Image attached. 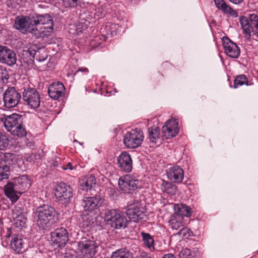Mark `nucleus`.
I'll return each instance as SVG.
<instances>
[{
	"instance_id": "nucleus-1",
	"label": "nucleus",
	"mask_w": 258,
	"mask_h": 258,
	"mask_svg": "<svg viewBox=\"0 0 258 258\" xmlns=\"http://www.w3.org/2000/svg\"><path fill=\"white\" fill-rule=\"evenodd\" d=\"M36 224L40 229L49 231L58 220L59 213L52 206L43 204L34 212Z\"/></svg>"
},
{
	"instance_id": "nucleus-2",
	"label": "nucleus",
	"mask_w": 258,
	"mask_h": 258,
	"mask_svg": "<svg viewBox=\"0 0 258 258\" xmlns=\"http://www.w3.org/2000/svg\"><path fill=\"white\" fill-rule=\"evenodd\" d=\"M1 120L6 130L13 135L20 137L26 136V132L23 124L22 115L13 113L10 115L4 116Z\"/></svg>"
},
{
	"instance_id": "nucleus-3",
	"label": "nucleus",
	"mask_w": 258,
	"mask_h": 258,
	"mask_svg": "<svg viewBox=\"0 0 258 258\" xmlns=\"http://www.w3.org/2000/svg\"><path fill=\"white\" fill-rule=\"evenodd\" d=\"M32 21L35 28H38L39 25H41L40 27V33L42 37H47L50 35L53 30L54 24L52 18L50 15L34 14L33 15Z\"/></svg>"
},
{
	"instance_id": "nucleus-4",
	"label": "nucleus",
	"mask_w": 258,
	"mask_h": 258,
	"mask_svg": "<svg viewBox=\"0 0 258 258\" xmlns=\"http://www.w3.org/2000/svg\"><path fill=\"white\" fill-rule=\"evenodd\" d=\"M144 138L143 131L136 128L125 134L123 138V143L128 149H135L141 146Z\"/></svg>"
},
{
	"instance_id": "nucleus-5",
	"label": "nucleus",
	"mask_w": 258,
	"mask_h": 258,
	"mask_svg": "<svg viewBox=\"0 0 258 258\" xmlns=\"http://www.w3.org/2000/svg\"><path fill=\"white\" fill-rule=\"evenodd\" d=\"M106 220L108 224L116 229L126 227L128 223L124 214L116 210L108 211L106 215Z\"/></svg>"
},
{
	"instance_id": "nucleus-6",
	"label": "nucleus",
	"mask_w": 258,
	"mask_h": 258,
	"mask_svg": "<svg viewBox=\"0 0 258 258\" xmlns=\"http://www.w3.org/2000/svg\"><path fill=\"white\" fill-rule=\"evenodd\" d=\"M118 186L122 192L133 194L140 186V181L133 176L126 175L119 178Z\"/></svg>"
},
{
	"instance_id": "nucleus-7",
	"label": "nucleus",
	"mask_w": 258,
	"mask_h": 258,
	"mask_svg": "<svg viewBox=\"0 0 258 258\" xmlns=\"http://www.w3.org/2000/svg\"><path fill=\"white\" fill-rule=\"evenodd\" d=\"M24 101L31 108L37 109L40 104V96L37 90L30 86L24 88L22 93Z\"/></svg>"
},
{
	"instance_id": "nucleus-8",
	"label": "nucleus",
	"mask_w": 258,
	"mask_h": 258,
	"mask_svg": "<svg viewBox=\"0 0 258 258\" xmlns=\"http://www.w3.org/2000/svg\"><path fill=\"white\" fill-rule=\"evenodd\" d=\"M33 15L29 16H18L16 18L14 27L23 33H33L38 30L35 28L32 21Z\"/></svg>"
},
{
	"instance_id": "nucleus-9",
	"label": "nucleus",
	"mask_w": 258,
	"mask_h": 258,
	"mask_svg": "<svg viewBox=\"0 0 258 258\" xmlns=\"http://www.w3.org/2000/svg\"><path fill=\"white\" fill-rule=\"evenodd\" d=\"M12 231L10 229H8V232L5 236V239L3 241V243L6 242L7 244H8L9 241L10 240V245L12 250L16 253H21L24 251V246L25 243L22 238V236L14 234L12 236Z\"/></svg>"
},
{
	"instance_id": "nucleus-10",
	"label": "nucleus",
	"mask_w": 258,
	"mask_h": 258,
	"mask_svg": "<svg viewBox=\"0 0 258 258\" xmlns=\"http://www.w3.org/2000/svg\"><path fill=\"white\" fill-rule=\"evenodd\" d=\"M50 238L54 246L64 247L69 240V233L66 228L60 227L50 233Z\"/></svg>"
},
{
	"instance_id": "nucleus-11",
	"label": "nucleus",
	"mask_w": 258,
	"mask_h": 258,
	"mask_svg": "<svg viewBox=\"0 0 258 258\" xmlns=\"http://www.w3.org/2000/svg\"><path fill=\"white\" fill-rule=\"evenodd\" d=\"M21 96L14 87H9L3 94L4 106L7 108L16 107L20 102Z\"/></svg>"
},
{
	"instance_id": "nucleus-12",
	"label": "nucleus",
	"mask_w": 258,
	"mask_h": 258,
	"mask_svg": "<svg viewBox=\"0 0 258 258\" xmlns=\"http://www.w3.org/2000/svg\"><path fill=\"white\" fill-rule=\"evenodd\" d=\"M54 195L59 201L65 203L73 197V189L67 184L60 183L55 186Z\"/></svg>"
},
{
	"instance_id": "nucleus-13",
	"label": "nucleus",
	"mask_w": 258,
	"mask_h": 258,
	"mask_svg": "<svg viewBox=\"0 0 258 258\" xmlns=\"http://www.w3.org/2000/svg\"><path fill=\"white\" fill-rule=\"evenodd\" d=\"M178 132V121L174 118L167 120L162 127L163 137L166 139L175 137Z\"/></svg>"
},
{
	"instance_id": "nucleus-14",
	"label": "nucleus",
	"mask_w": 258,
	"mask_h": 258,
	"mask_svg": "<svg viewBox=\"0 0 258 258\" xmlns=\"http://www.w3.org/2000/svg\"><path fill=\"white\" fill-rule=\"evenodd\" d=\"M126 213L130 219L135 222H138L146 217L144 209L138 203L127 206Z\"/></svg>"
},
{
	"instance_id": "nucleus-15",
	"label": "nucleus",
	"mask_w": 258,
	"mask_h": 258,
	"mask_svg": "<svg viewBox=\"0 0 258 258\" xmlns=\"http://www.w3.org/2000/svg\"><path fill=\"white\" fill-rule=\"evenodd\" d=\"M240 24L245 34V37L248 39L250 37V27L258 25V16L255 14H250L248 19L244 17H241Z\"/></svg>"
},
{
	"instance_id": "nucleus-16",
	"label": "nucleus",
	"mask_w": 258,
	"mask_h": 258,
	"mask_svg": "<svg viewBox=\"0 0 258 258\" xmlns=\"http://www.w3.org/2000/svg\"><path fill=\"white\" fill-rule=\"evenodd\" d=\"M223 46L225 53L229 57L237 58L240 54V50L237 44L232 42L228 37L222 38Z\"/></svg>"
},
{
	"instance_id": "nucleus-17",
	"label": "nucleus",
	"mask_w": 258,
	"mask_h": 258,
	"mask_svg": "<svg viewBox=\"0 0 258 258\" xmlns=\"http://www.w3.org/2000/svg\"><path fill=\"white\" fill-rule=\"evenodd\" d=\"M118 167L122 171L130 172L133 168V161L130 154L126 152H122L117 157Z\"/></svg>"
},
{
	"instance_id": "nucleus-18",
	"label": "nucleus",
	"mask_w": 258,
	"mask_h": 258,
	"mask_svg": "<svg viewBox=\"0 0 258 258\" xmlns=\"http://www.w3.org/2000/svg\"><path fill=\"white\" fill-rule=\"evenodd\" d=\"M17 60L14 51L6 46H0V62L9 66L14 64Z\"/></svg>"
},
{
	"instance_id": "nucleus-19",
	"label": "nucleus",
	"mask_w": 258,
	"mask_h": 258,
	"mask_svg": "<svg viewBox=\"0 0 258 258\" xmlns=\"http://www.w3.org/2000/svg\"><path fill=\"white\" fill-rule=\"evenodd\" d=\"M18 193L22 194L28 189L30 185V181L27 175H22L14 179L13 182H8Z\"/></svg>"
},
{
	"instance_id": "nucleus-20",
	"label": "nucleus",
	"mask_w": 258,
	"mask_h": 258,
	"mask_svg": "<svg viewBox=\"0 0 258 258\" xmlns=\"http://www.w3.org/2000/svg\"><path fill=\"white\" fill-rule=\"evenodd\" d=\"M78 246L80 251L88 258L93 256L96 252L97 246L94 241L85 240L80 241L78 242Z\"/></svg>"
},
{
	"instance_id": "nucleus-21",
	"label": "nucleus",
	"mask_w": 258,
	"mask_h": 258,
	"mask_svg": "<svg viewBox=\"0 0 258 258\" xmlns=\"http://www.w3.org/2000/svg\"><path fill=\"white\" fill-rule=\"evenodd\" d=\"M96 187V181L94 175H90L85 177L80 182L81 189L90 192V195H95V187Z\"/></svg>"
},
{
	"instance_id": "nucleus-22",
	"label": "nucleus",
	"mask_w": 258,
	"mask_h": 258,
	"mask_svg": "<svg viewBox=\"0 0 258 258\" xmlns=\"http://www.w3.org/2000/svg\"><path fill=\"white\" fill-rule=\"evenodd\" d=\"M64 87L60 82L52 83L48 88L49 96L54 100L62 97L64 95Z\"/></svg>"
},
{
	"instance_id": "nucleus-23",
	"label": "nucleus",
	"mask_w": 258,
	"mask_h": 258,
	"mask_svg": "<svg viewBox=\"0 0 258 258\" xmlns=\"http://www.w3.org/2000/svg\"><path fill=\"white\" fill-rule=\"evenodd\" d=\"M101 199L96 196L84 197L81 202V206L84 211H92L99 207Z\"/></svg>"
},
{
	"instance_id": "nucleus-24",
	"label": "nucleus",
	"mask_w": 258,
	"mask_h": 258,
	"mask_svg": "<svg viewBox=\"0 0 258 258\" xmlns=\"http://www.w3.org/2000/svg\"><path fill=\"white\" fill-rule=\"evenodd\" d=\"M168 178L175 183H180L184 177V172L179 166H174L167 172Z\"/></svg>"
},
{
	"instance_id": "nucleus-25",
	"label": "nucleus",
	"mask_w": 258,
	"mask_h": 258,
	"mask_svg": "<svg viewBox=\"0 0 258 258\" xmlns=\"http://www.w3.org/2000/svg\"><path fill=\"white\" fill-rule=\"evenodd\" d=\"M214 1L216 7L225 14L235 18L238 17V13L228 5L224 0H214Z\"/></svg>"
},
{
	"instance_id": "nucleus-26",
	"label": "nucleus",
	"mask_w": 258,
	"mask_h": 258,
	"mask_svg": "<svg viewBox=\"0 0 258 258\" xmlns=\"http://www.w3.org/2000/svg\"><path fill=\"white\" fill-rule=\"evenodd\" d=\"M184 217L177 214H172L168 221L169 226L173 230H178L184 226Z\"/></svg>"
},
{
	"instance_id": "nucleus-27",
	"label": "nucleus",
	"mask_w": 258,
	"mask_h": 258,
	"mask_svg": "<svg viewBox=\"0 0 258 258\" xmlns=\"http://www.w3.org/2000/svg\"><path fill=\"white\" fill-rule=\"evenodd\" d=\"M175 213L181 215L182 217H189L191 216L192 213L191 209L184 204H177L174 206Z\"/></svg>"
},
{
	"instance_id": "nucleus-28",
	"label": "nucleus",
	"mask_w": 258,
	"mask_h": 258,
	"mask_svg": "<svg viewBox=\"0 0 258 258\" xmlns=\"http://www.w3.org/2000/svg\"><path fill=\"white\" fill-rule=\"evenodd\" d=\"M4 192L5 195L10 199L12 203H15L19 198V197L17 195V193H18L17 191L8 183L4 187Z\"/></svg>"
},
{
	"instance_id": "nucleus-29",
	"label": "nucleus",
	"mask_w": 258,
	"mask_h": 258,
	"mask_svg": "<svg viewBox=\"0 0 258 258\" xmlns=\"http://www.w3.org/2000/svg\"><path fill=\"white\" fill-rule=\"evenodd\" d=\"M4 192L5 195L10 199L12 203H15L19 198V197L17 195V193H18L17 191L8 183L4 187Z\"/></svg>"
},
{
	"instance_id": "nucleus-30",
	"label": "nucleus",
	"mask_w": 258,
	"mask_h": 258,
	"mask_svg": "<svg viewBox=\"0 0 258 258\" xmlns=\"http://www.w3.org/2000/svg\"><path fill=\"white\" fill-rule=\"evenodd\" d=\"M161 190L167 194L173 196L176 194L177 191V186L168 181L162 180L161 184Z\"/></svg>"
},
{
	"instance_id": "nucleus-31",
	"label": "nucleus",
	"mask_w": 258,
	"mask_h": 258,
	"mask_svg": "<svg viewBox=\"0 0 258 258\" xmlns=\"http://www.w3.org/2000/svg\"><path fill=\"white\" fill-rule=\"evenodd\" d=\"M148 137L150 142L153 143H156L160 136L159 128L158 126H153L148 128Z\"/></svg>"
},
{
	"instance_id": "nucleus-32",
	"label": "nucleus",
	"mask_w": 258,
	"mask_h": 258,
	"mask_svg": "<svg viewBox=\"0 0 258 258\" xmlns=\"http://www.w3.org/2000/svg\"><path fill=\"white\" fill-rule=\"evenodd\" d=\"M144 244L149 248L151 250L155 249L154 240L153 238L149 233L142 232L141 233Z\"/></svg>"
},
{
	"instance_id": "nucleus-33",
	"label": "nucleus",
	"mask_w": 258,
	"mask_h": 258,
	"mask_svg": "<svg viewBox=\"0 0 258 258\" xmlns=\"http://www.w3.org/2000/svg\"><path fill=\"white\" fill-rule=\"evenodd\" d=\"M70 33L75 34L77 35H80L87 28V25L85 23L77 22L75 24L71 25Z\"/></svg>"
},
{
	"instance_id": "nucleus-34",
	"label": "nucleus",
	"mask_w": 258,
	"mask_h": 258,
	"mask_svg": "<svg viewBox=\"0 0 258 258\" xmlns=\"http://www.w3.org/2000/svg\"><path fill=\"white\" fill-rule=\"evenodd\" d=\"M111 258H134L132 253L122 249H118L113 252Z\"/></svg>"
},
{
	"instance_id": "nucleus-35",
	"label": "nucleus",
	"mask_w": 258,
	"mask_h": 258,
	"mask_svg": "<svg viewBox=\"0 0 258 258\" xmlns=\"http://www.w3.org/2000/svg\"><path fill=\"white\" fill-rule=\"evenodd\" d=\"M243 85H249L246 76L244 75L236 76L234 81L233 88L236 89Z\"/></svg>"
},
{
	"instance_id": "nucleus-36",
	"label": "nucleus",
	"mask_w": 258,
	"mask_h": 258,
	"mask_svg": "<svg viewBox=\"0 0 258 258\" xmlns=\"http://www.w3.org/2000/svg\"><path fill=\"white\" fill-rule=\"evenodd\" d=\"M5 165H13L16 161V156L15 154L10 153H5L3 158Z\"/></svg>"
},
{
	"instance_id": "nucleus-37",
	"label": "nucleus",
	"mask_w": 258,
	"mask_h": 258,
	"mask_svg": "<svg viewBox=\"0 0 258 258\" xmlns=\"http://www.w3.org/2000/svg\"><path fill=\"white\" fill-rule=\"evenodd\" d=\"M10 167L8 165L0 166V181L8 179L10 175Z\"/></svg>"
},
{
	"instance_id": "nucleus-38",
	"label": "nucleus",
	"mask_w": 258,
	"mask_h": 258,
	"mask_svg": "<svg viewBox=\"0 0 258 258\" xmlns=\"http://www.w3.org/2000/svg\"><path fill=\"white\" fill-rule=\"evenodd\" d=\"M9 79V75L8 71L6 68L0 66V84L7 83Z\"/></svg>"
},
{
	"instance_id": "nucleus-39",
	"label": "nucleus",
	"mask_w": 258,
	"mask_h": 258,
	"mask_svg": "<svg viewBox=\"0 0 258 258\" xmlns=\"http://www.w3.org/2000/svg\"><path fill=\"white\" fill-rule=\"evenodd\" d=\"M9 140L7 136L0 131V150H5L9 146Z\"/></svg>"
},
{
	"instance_id": "nucleus-40",
	"label": "nucleus",
	"mask_w": 258,
	"mask_h": 258,
	"mask_svg": "<svg viewBox=\"0 0 258 258\" xmlns=\"http://www.w3.org/2000/svg\"><path fill=\"white\" fill-rule=\"evenodd\" d=\"M27 214L14 218L15 224L17 227H25L27 219L26 217Z\"/></svg>"
},
{
	"instance_id": "nucleus-41",
	"label": "nucleus",
	"mask_w": 258,
	"mask_h": 258,
	"mask_svg": "<svg viewBox=\"0 0 258 258\" xmlns=\"http://www.w3.org/2000/svg\"><path fill=\"white\" fill-rule=\"evenodd\" d=\"M82 0H62L65 8H75L79 5Z\"/></svg>"
},
{
	"instance_id": "nucleus-42",
	"label": "nucleus",
	"mask_w": 258,
	"mask_h": 258,
	"mask_svg": "<svg viewBox=\"0 0 258 258\" xmlns=\"http://www.w3.org/2000/svg\"><path fill=\"white\" fill-rule=\"evenodd\" d=\"M177 234L183 238L187 239L192 235V232L189 229L182 227L178 232Z\"/></svg>"
},
{
	"instance_id": "nucleus-43",
	"label": "nucleus",
	"mask_w": 258,
	"mask_h": 258,
	"mask_svg": "<svg viewBox=\"0 0 258 258\" xmlns=\"http://www.w3.org/2000/svg\"><path fill=\"white\" fill-rule=\"evenodd\" d=\"M25 214H27V213L24 211V209L22 208L21 205L18 204L15 207L14 209L13 210V217L14 218Z\"/></svg>"
},
{
	"instance_id": "nucleus-44",
	"label": "nucleus",
	"mask_w": 258,
	"mask_h": 258,
	"mask_svg": "<svg viewBox=\"0 0 258 258\" xmlns=\"http://www.w3.org/2000/svg\"><path fill=\"white\" fill-rule=\"evenodd\" d=\"M179 258H195L190 249L187 248L182 249L179 254Z\"/></svg>"
},
{
	"instance_id": "nucleus-45",
	"label": "nucleus",
	"mask_w": 258,
	"mask_h": 258,
	"mask_svg": "<svg viewBox=\"0 0 258 258\" xmlns=\"http://www.w3.org/2000/svg\"><path fill=\"white\" fill-rule=\"evenodd\" d=\"M36 54V51L32 47H29L26 49H24L22 51V55L29 58L30 59L34 58Z\"/></svg>"
},
{
	"instance_id": "nucleus-46",
	"label": "nucleus",
	"mask_w": 258,
	"mask_h": 258,
	"mask_svg": "<svg viewBox=\"0 0 258 258\" xmlns=\"http://www.w3.org/2000/svg\"><path fill=\"white\" fill-rule=\"evenodd\" d=\"M61 168L64 170H67V169H70L73 170V168L72 167V164L70 162H68L66 167H64L63 166H61Z\"/></svg>"
},
{
	"instance_id": "nucleus-47",
	"label": "nucleus",
	"mask_w": 258,
	"mask_h": 258,
	"mask_svg": "<svg viewBox=\"0 0 258 258\" xmlns=\"http://www.w3.org/2000/svg\"><path fill=\"white\" fill-rule=\"evenodd\" d=\"M60 163V159L59 157H55L53 162L52 163V165L54 167L58 166V165Z\"/></svg>"
},
{
	"instance_id": "nucleus-48",
	"label": "nucleus",
	"mask_w": 258,
	"mask_h": 258,
	"mask_svg": "<svg viewBox=\"0 0 258 258\" xmlns=\"http://www.w3.org/2000/svg\"><path fill=\"white\" fill-rule=\"evenodd\" d=\"M110 24L109 23L108 24L106 25L105 26V27H103V28H101V30H103V29H106V28H107V33H106V34H107V35H108L109 34H112V33H111V32H110V31L109 30V28H110Z\"/></svg>"
},
{
	"instance_id": "nucleus-49",
	"label": "nucleus",
	"mask_w": 258,
	"mask_h": 258,
	"mask_svg": "<svg viewBox=\"0 0 258 258\" xmlns=\"http://www.w3.org/2000/svg\"><path fill=\"white\" fill-rule=\"evenodd\" d=\"M230 2L234 4H236V5H238V4H240L241 3H242L243 1V0H229Z\"/></svg>"
},
{
	"instance_id": "nucleus-50",
	"label": "nucleus",
	"mask_w": 258,
	"mask_h": 258,
	"mask_svg": "<svg viewBox=\"0 0 258 258\" xmlns=\"http://www.w3.org/2000/svg\"><path fill=\"white\" fill-rule=\"evenodd\" d=\"M162 258H176L173 254L168 253L165 254Z\"/></svg>"
},
{
	"instance_id": "nucleus-51",
	"label": "nucleus",
	"mask_w": 258,
	"mask_h": 258,
	"mask_svg": "<svg viewBox=\"0 0 258 258\" xmlns=\"http://www.w3.org/2000/svg\"><path fill=\"white\" fill-rule=\"evenodd\" d=\"M79 71H82V72H88V70L87 68L81 69H79Z\"/></svg>"
},
{
	"instance_id": "nucleus-52",
	"label": "nucleus",
	"mask_w": 258,
	"mask_h": 258,
	"mask_svg": "<svg viewBox=\"0 0 258 258\" xmlns=\"http://www.w3.org/2000/svg\"><path fill=\"white\" fill-rule=\"evenodd\" d=\"M102 37H104V41H106V40L107 37H106L105 35H102Z\"/></svg>"
},
{
	"instance_id": "nucleus-53",
	"label": "nucleus",
	"mask_w": 258,
	"mask_h": 258,
	"mask_svg": "<svg viewBox=\"0 0 258 258\" xmlns=\"http://www.w3.org/2000/svg\"><path fill=\"white\" fill-rule=\"evenodd\" d=\"M36 31H38L39 33L40 34V35L41 36V34L40 33V29L39 30L38 29V30L36 31ZM34 33H35V34H36V33H35V31Z\"/></svg>"
},
{
	"instance_id": "nucleus-54",
	"label": "nucleus",
	"mask_w": 258,
	"mask_h": 258,
	"mask_svg": "<svg viewBox=\"0 0 258 258\" xmlns=\"http://www.w3.org/2000/svg\"><path fill=\"white\" fill-rule=\"evenodd\" d=\"M74 142H77V143H78L79 144H81L80 142H78L77 140H75L74 141Z\"/></svg>"
},
{
	"instance_id": "nucleus-55",
	"label": "nucleus",
	"mask_w": 258,
	"mask_h": 258,
	"mask_svg": "<svg viewBox=\"0 0 258 258\" xmlns=\"http://www.w3.org/2000/svg\"><path fill=\"white\" fill-rule=\"evenodd\" d=\"M141 258H150V257H148V256H143V257H142Z\"/></svg>"
},
{
	"instance_id": "nucleus-56",
	"label": "nucleus",
	"mask_w": 258,
	"mask_h": 258,
	"mask_svg": "<svg viewBox=\"0 0 258 258\" xmlns=\"http://www.w3.org/2000/svg\"><path fill=\"white\" fill-rule=\"evenodd\" d=\"M167 64H166V63H163L162 65H163V66H166Z\"/></svg>"
}]
</instances>
